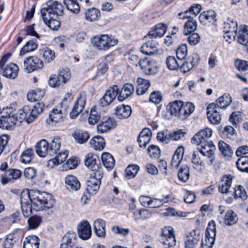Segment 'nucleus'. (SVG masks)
Wrapping results in <instances>:
<instances>
[{"mask_svg": "<svg viewBox=\"0 0 248 248\" xmlns=\"http://www.w3.org/2000/svg\"><path fill=\"white\" fill-rule=\"evenodd\" d=\"M34 155V151L32 149H27L21 154L20 160L22 163H29L31 161Z\"/></svg>", "mask_w": 248, "mask_h": 248, "instance_id": "680f3d73", "label": "nucleus"}, {"mask_svg": "<svg viewBox=\"0 0 248 248\" xmlns=\"http://www.w3.org/2000/svg\"><path fill=\"white\" fill-rule=\"evenodd\" d=\"M46 4L47 7L43 8L41 10V16H53L58 18L63 16L64 6L61 3L57 1L48 0Z\"/></svg>", "mask_w": 248, "mask_h": 248, "instance_id": "39448f33", "label": "nucleus"}, {"mask_svg": "<svg viewBox=\"0 0 248 248\" xmlns=\"http://www.w3.org/2000/svg\"><path fill=\"white\" fill-rule=\"evenodd\" d=\"M134 91V87L133 84L129 83L124 85L122 90L119 91L118 100L120 101H123L131 96Z\"/></svg>", "mask_w": 248, "mask_h": 248, "instance_id": "a878e982", "label": "nucleus"}, {"mask_svg": "<svg viewBox=\"0 0 248 248\" xmlns=\"http://www.w3.org/2000/svg\"><path fill=\"white\" fill-rule=\"evenodd\" d=\"M232 102L231 97L229 94H224L218 98L215 102L212 103L215 105L217 108L225 109Z\"/></svg>", "mask_w": 248, "mask_h": 248, "instance_id": "f704fd0d", "label": "nucleus"}, {"mask_svg": "<svg viewBox=\"0 0 248 248\" xmlns=\"http://www.w3.org/2000/svg\"><path fill=\"white\" fill-rule=\"evenodd\" d=\"M216 236V225L214 220H211L208 224L205 232V245L208 248L213 247Z\"/></svg>", "mask_w": 248, "mask_h": 248, "instance_id": "ddd939ff", "label": "nucleus"}, {"mask_svg": "<svg viewBox=\"0 0 248 248\" xmlns=\"http://www.w3.org/2000/svg\"><path fill=\"white\" fill-rule=\"evenodd\" d=\"M200 231L199 229L192 230L187 236V239L185 242H189L192 244L197 245L200 239Z\"/></svg>", "mask_w": 248, "mask_h": 248, "instance_id": "13d9d810", "label": "nucleus"}, {"mask_svg": "<svg viewBox=\"0 0 248 248\" xmlns=\"http://www.w3.org/2000/svg\"><path fill=\"white\" fill-rule=\"evenodd\" d=\"M49 144L46 140H42L38 142L35 146L36 152L40 157H44L49 155Z\"/></svg>", "mask_w": 248, "mask_h": 248, "instance_id": "c756f323", "label": "nucleus"}, {"mask_svg": "<svg viewBox=\"0 0 248 248\" xmlns=\"http://www.w3.org/2000/svg\"><path fill=\"white\" fill-rule=\"evenodd\" d=\"M45 95V91L44 90L37 89L33 90L32 92L29 93L27 94V98L30 101H36L41 100Z\"/></svg>", "mask_w": 248, "mask_h": 248, "instance_id": "09e8293b", "label": "nucleus"}, {"mask_svg": "<svg viewBox=\"0 0 248 248\" xmlns=\"http://www.w3.org/2000/svg\"><path fill=\"white\" fill-rule=\"evenodd\" d=\"M45 108V104L39 102L32 107L26 105L18 110L17 113L12 107L3 108L0 117V128L2 129H9L12 125L16 124L17 122L20 123L26 121L28 123L32 122L41 113Z\"/></svg>", "mask_w": 248, "mask_h": 248, "instance_id": "f257e3e1", "label": "nucleus"}, {"mask_svg": "<svg viewBox=\"0 0 248 248\" xmlns=\"http://www.w3.org/2000/svg\"><path fill=\"white\" fill-rule=\"evenodd\" d=\"M21 174V171L18 169H9L1 175V183L5 185L9 182H13L15 180L19 179Z\"/></svg>", "mask_w": 248, "mask_h": 248, "instance_id": "f3484780", "label": "nucleus"}, {"mask_svg": "<svg viewBox=\"0 0 248 248\" xmlns=\"http://www.w3.org/2000/svg\"><path fill=\"white\" fill-rule=\"evenodd\" d=\"M184 148L182 146H179L174 152L171 161V165L172 167L178 168L180 165L184 154Z\"/></svg>", "mask_w": 248, "mask_h": 248, "instance_id": "72a5a7b5", "label": "nucleus"}, {"mask_svg": "<svg viewBox=\"0 0 248 248\" xmlns=\"http://www.w3.org/2000/svg\"><path fill=\"white\" fill-rule=\"evenodd\" d=\"M86 103V94L85 93H80L70 112V116L72 119L76 118L84 109Z\"/></svg>", "mask_w": 248, "mask_h": 248, "instance_id": "2eb2a0df", "label": "nucleus"}, {"mask_svg": "<svg viewBox=\"0 0 248 248\" xmlns=\"http://www.w3.org/2000/svg\"><path fill=\"white\" fill-rule=\"evenodd\" d=\"M138 64L142 72L146 75H153L157 72V65L155 61L149 60L147 58L140 59Z\"/></svg>", "mask_w": 248, "mask_h": 248, "instance_id": "1a4fd4ad", "label": "nucleus"}, {"mask_svg": "<svg viewBox=\"0 0 248 248\" xmlns=\"http://www.w3.org/2000/svg\"><path fill=\"white\" fill-rule=\"evenodd\" d=\"M39 238L36 235H29L25 238L23 248H39Z\"/></svg>", "mask_w": 248, "mask_h": 248, "instance_id": "4c0bfd02", "label": "nucleus"}, {"mask_svg": "<svg viewBox=\"0 0 248 248\" xmlns=\"http://www.w3.org/2000/svg\"><path fill=\"white\" fill-rule=\"evenodd\" d=\"M238 218L236 214L232 210L228 211L225 214L224 223L228 226H232L237 222Z\"/></svg>", "mask_w": 248, "mask_h": 248, "instance_id": "603ef678", "label": "nucleus"}, {"mask_svg": "<svg viewBox=\"0 0 248 248\" xmlns=\"http://www.w3.org/2000/svg\"><path fill=\"white\" fill-rule=\"evenodd\" d=\"M219 150L222 154L227 157H231L233 152L229 145L223 140H220L218 142Z\"/></svg>", "mask_w": 248, "mask_h": 248, "instance_id": "bf43d9fd", "label": "nucleus"}, {"mask_svg": "<svg viewBox=\"0 0 248 248\" xmlns=\"http://www.w3.org/2000/svg\"><path fill=\"white\" fill-rule=\"evenodd\" d=\"M86 166L93 171L87 181V190L90 193L96 192L99 188L103 173L100 158L92 153L88 154L84 160Z\"/></svg>", "mask_w": 248, "mask_h": 248, "instance_id": "f03ea898", "label": "nucleus"}, {"mask_svg": "<svg viewBox=\"0 0 248 248\" xmlns=\"http://www.w3.org/2000/svg\"><path fill=\"white\" fill-rule=\"evenodd\" d=\"M90 143L96 150H102L105 146V142L104 139L100 136H96L92 138Z\"/></svg>", "mask_w": 248, "mask_h": 248, "instance_id": "79ce46f5", "label": "nucleus"}, {"mask_svg": "<svg viewBox=\"0 0 248 248\" xmlns=\"http://www.w3.org/2000/svg\"><path fill=\"white\" fill-rule=\"evenodd\" d=\"M25 195L23 194L20 198V203L21 205L22 212L25 217H30L32 214V206L29 201L26 202L24 199Z\"/></svg>", "mask_w": 248, "mask_h": 248, "instance_id": "ea45409f", "label": "nucleus"}, {"mask_svg": "<svg viewBox=\"0 0 248 248\" xmlns=\"http://www.w3.org/2000/svg\"><path fill=\"white\" fill-rule=\"evenodd\" d=\"M236 165L240 171L248 172V156H242L239 157Z\"/></svg>", "mask_w": 248, "mask_h": 248, "instance_id": "864d4df0", "label": "nucleus"}, {"mask_svg": "<svg viewBox=\"0 0 248 248\" xmlns=\"http://www.w3.org/2000/svg\"><path fill=\"white\" fill-rule=\"evenodd\" d=\"M132 109L129 105H121L115 108V114L119 119H126L131 115Z\"/></svg>", "mask_w": 248, "mask_h": 248, "instance_id": "393cba45", "label": "nucleus"}, {"mask_svg": "<svg viewBox=\"0 0 248 248\" xmlns=\"http://www.w3.org/2000/svg\"><path fill=\"white\" fill-rule=\"evenodd\" d=\"M237 42L243 46L248 44V26H241L237 32Z\"/></svg>", "mask_w": 248, "mask_h": 248, "instance_id": "2f4dec72", "label": "nucleus"}, {"mask_svg": "<svg viewBox=\"0 0 248 248\" xmlns=\"http://www.w3.org/2000/svg\"><path fill=\"white\" fill-rule=\"evenodd\" d=\"M199 146L200 147L198 148V150L204 156L207 157L208 160L207 163L208 165H211L215 159L214 150L216 148L213 142L209 141Z\"/></svg>", "mask_w": 248, "mask_h": 248, "instance_id": "6e6552de", "label": "nucleus"}, {"mask_svg": "<svg viewBox=\"0 0 248 248\" xmlns=\"http://www.w3.org/2000/svg\"><path fill=\"white\" fill-rule=\"evenodd\" d=\"M60 248H75L77 245V234L75 232H68L62 238Z\"/></svg>", "mask_w": 248, "mask_h": 248, "instance_id": "4be33fe9", "label": "nucleus"}, {"mask_svg": "<svg viewBox=\"0 0 248 248\" xmlns=\"http://www.w3.org/2000/svg\"><path fill=\"white\" fill-rule=\"evenodd\" d=\"M100 17V12L99 9L93 7L88 9L85 13V18L89 21L97 20Z\"/></svg>", "mask_w": 248, "mask_h": 248, "instance_id": "37998d69", "label": "nucleus"}, {"mask_svg": "<svg viewBox=\"0 0 248 248\" xmlns=\"http://www.w3.org/2000/svg\"><path fill=\"white\" fill-rule=\"evenodd\" d=\"M200 60V57L197 53H193L180 63L179 69L184 73L189 72L196 65Z\"/></svg>", "mask_w": 248, "mask_h": 248, "instance_id": "4468645a", "label": "nucleus"}, {"mask_svg": "<svg viewBox=\"0 0 248 248\" xmlns=\"http://www.w3.org/2000/svg\"><path fill=\"white\" fill-rule=\"evenodd\" d=\"M140 167L136 164L129 165L125 169V173L126 178L131 179L134 178L139 170Z\"/></svg>", "mask_w": 248, "mask_h": 248, "instance_id": "052dcab7", "label": "nucleus"}, {"mask_svg": "<svg viewBox=\"0 0 248 248\" xmlns=\"http://www.w3.org/2000/svg\"><path fill=\"white\" fill-rule=\"evenodd\" d=\"M101 116L94 108H93L90 112V116L88 118V122L90 124L94 125L96 124L100 119Z\"/></svg>", "mask_w": 248, "mask_h": 248, "instance_id": "338daca9", "label": "nucleus"}, {"mask_svg": "<svg viewBox=\"0 0 248 248\" xmlns=\"http://www.w3.org/2000/svg\"><path fill=\"white\" fill-rule=\"evenodd\" d=\"M61 143L60 139L59 138H55L49 144V152L50 156H54L57 154V152L60 150Z\"/></svg>", "mask_w": 248, "mask_h": 248, "instance_id": "4d7b16f0", "label": "nucleus"}, {"mask_svg": "<svg viewBox=\"0 0 248 248\" xmlns=\"http://www.w3.org/2000/svg\"><path fill=\"white\" fill-rule=\"evenodd\" d=\"M237 22L233 19L229 18L224 23L223 31L230 32H237Z\"/></svg>", "mask_w": 248, "mask_h": 248, "instance_id": "de8ad7c7", "label": "nucleus"}, {"mask_svg": "<svg viewBox=\"0 0 248 248\" xmlns=\"http://www.w3.org/2000/svg\"><path fill=\"white\" fill-rule=\"evenodd\" d=\"M212 135V130L209 128H205L197 133L191 139V143L197 145L203 144L211 141L210 138Z\"/></svg>", "mask_w": 248, "mask_h": 248, "instance_id": "9b49d317", "label": "nucleus"}, {"mask_svg": "<svg viewBox=\"0 0 248 248\" xmlns=\"http://www.w3.org/2000/svg\"><path fill=\"white\" fill-rule=\"evenodd\" d=\"M183 102L181 100H175L169 104L167 107L171 116L178 118L179 109L183 106Z\"/></svg>", "mask_w": 248, "mask_h": 248, "instance_id": "58836bf2", "label": "nucleus"}, {"mask_svg": "<svg viewBox=\"0 0 248 248\" xmlns=\"http://www.w3.org/2000/svg\"><path fill=\"white\" fill-rule=\"evenodd\" d=\"M73 137L78 143L83 144L90 138V135L86 131L77 130L73 134Z\"/></svg>", "mask_w": 248, "mask_h": 248, "instance_id": "a18cd8bd", "label": "nucleus"}, {"mask_svg": "<svg viewBox=\"0 0 248 248\" xmlns=\"http://www.w3.org/2000/svg\"><path fill=\"white\" fill-rule=\"evenodd\" d=\"M177 176L180 181L186 182L190 176L189 167L186 165H182L178 171Z\"/></svg>", "mask_w": 248, "mask_h": 248, "instance_id": "49530a36", "label": "nucleus"}, {"mask_svg": "<svg viewBox=\"0 0 248 248\" xmlns=\"http://www.w3.org/2000/svg\"><path fill=\"white\" fill-rule=\"evenodd\" d=\"M105 221L101 218H98L94 220L93 223V230L96 235L101 238H105L106 236Z\"/></svg>", "mask_w": 248, "mask_h": 248, "instance_id": "cd10ccee", "label": "nucleus"}, {"mask_svg": "<svg viewBox=\"0 0 248 248\" xmlns=\"http://www.w3.org/2000/svg\"><path fill=\"white\" fill-rule=\"evenodd\" d=\"M137 93L138 95H142L145 93L150 86L149 80L139 78L137 80Z\"/></svg>", "mask_w": 248, "mask_h": 248, "instance_id": "c9c22d12", "label": "nucleus"}, {"mask_svg": "<svg viewBox=\"0 0 248 248\" xmlns=\"http://www.w3.org/2000/svg\"><path fill=\"white\" fill-rule=\"evenodd\" d=\"M119 95V89L114 85L107 90L104 96L100 99L99 103L102 107H107Z\"/></svg>", "mask_w": 248, "mask_h": 248, "instance_id": "9d476101", "label": "nucleus"}, {"mask_svg": "<svg viewBox=\"0 0 248 248\" xmlns=\"http://www.w3.org/2000/svg\"><path fill=\"white\" fill-rule=\"evenodd\" d=\"M3 76L7 78L14 79L18 74V67L14 63H10L3 69Z\"/></svg>", "mask_w": 248, "mask_h": 248, "instance_id": "7c9ffc66", "label": "nucleus"}, {"mask_svg": "<svg viewBox=\"0 0 248 248\" xmlns=\"http://www.w3.org/2000/svg\"><path fill=\"white\" fill-rule=\"evenodd\" d=\"M68 152L65 150L58 153H57L54 155V158L50 159L48 161V166L51 168H53L55 166H57L64 162L68 157Z\"/></svg>", "mask_w": 248, "mask_h": 248, "instance_id": "b1692460", "label": "nucleus"}, {"mask_svg": "<svg viewBox=\"0 0 248 248\" xmlns=\"http://www.w3.org/2000/svg\"><path fill=\"white\" fill-rule=\"evenodd\" d=\"M39 55L42 56L45 62H49L55 58V52L49 48L46 47L39 49Z\"/></svg>", "mask_w": 248, "mask_h": 248, "instance_id": "a19ab883", "label": "nucleus"}, {"mask_svg": "<svg viewBox=\"0 0 248 248\" xmlns=\"http://www.w3.org/2000/svg\"><path fill=\"white\" fill-rule=\"evenodd\" d=\"M37 48V45L36 43L34 42L32 40H30L22 47L19 55L20 56H24L28 52L35 50Z\"/></svg>", "mask_w": 248, "mask_h": 248, "instance_id": "8fccbe9b", "label": "nucleus"}, {"mask_svg": "<svg viewBox=\"0 0 248 248\" xmlns=\"http://www.w3.org/2000/svg\"><path fill=\"white\" fill-rule=\"evenodd\" d=\"M232 176L231 175H224L218 186V191L222 193H227L231 186Z\"/></svg>", "mask_w": 248, "mask_h": 248, "instance_id": "473e14b6", "label": "nucleus"}, {"mask_svg": "<svg viewBox=\"0 0 248 248\" xmlns=\"http://www.w3.org/2000/svg\"><path fill=\"white\" fill-rule=\"evenodd\" d=\"M147 153L150 157L152 158H157L160 155V150L159 147L155 145H150L147 149Z\"/></svg>", "mask_w": 248, "mask_h": 248, "instance_id": "774afa93", "label": "nucleus"}, {"mask_svg": "<svg viewBox=\"0 0 248 248\" xmlns=\"http://www.w3.org/2000/svg\"><path fill=\"white\" fill-rule=\"evenodd\" d=\"M43 66V62L37 57H29L24 62V67L29 73L40 70Z\"/></svg>", "mask_w": 248, "mask_h": 248, "instance_id": "f8f14e48", "label": "nucleus"}, {"mask_svg": "<svg viewBox=\"0 0 248 248\" xmlns=\"http://www.w3.org/2000/svg\"><path fill=\"white\" fill-rule=\"evenodd\" d=\"M78 233L79 237L83 240H88L91 237V226L88 221L83 220L78 225Z\"/></svg>", "mask_w": 248, "mask_h": 248, "instance_id": "dca6fc26", "label": "nucleus"}, {"mask_svg": "<svg viewBox=\"0 0 248 248\" xmlns=\"http://www.w3.org/2000/svg\"><path fill=\"white\" fill-rule=\"evenodd\" d=\"M195 106L191 102H183V106L179 109L178 119L180 120H185L194 111Z\"/></svg>", "mask_w": 248, "mask_h": 248, "instance_id": "412c9836", "label": "nucleus"}, {"mask_svg": "<svg viewBox=\"0 0 248 248\" xmlns=\"http://www.w3.org/2000/svg\"><path fill=\"white\" fill-rule=\"evenodd\" d=\"M92 46L99 50H107L118 43V40L107 34L96 35L91 39Z\"/></svg>", "mask_w": 248, "mask_h": 248, "instance_id": "20e7f679", "label": "nucleus"}, {"mask_svg": "<svg viewBox=\"0 0 248 248\" xmlns=\"http://www.w3.org/2000/svg\"><path fill=\"white\" fill-rule=\"evenodd\" d=\"M158 43L154 39H151L144 43L140 48L141 52L146 55H153L158 52Z\"/></svg>", "mask_w": 248, "mask_h": 248, "instance_id": "a211bd4d", "label": "nucleus"}, {"mask_svg": "<svg viewBox=\"0 0 248 248\" xmlns=\"http://www.w3.org/2000/svg\"><path fill=\"white\" fill-rule=\"evenodd\" d=\"M104 166L108 170H111L114 167L115 161L113 156L108 153H103L101 156Z\"/></svg>", "mask_w": 248, "mask_h": 248, "instance_id": "e433bc0d", "label": "nucleus"}, {"mask_svg": "<svg viewBox=\"0 0 248 248\" xmlns=\"http://www.w3.org/2000/svg\"><path fill=\"white\" fill-rule=\"evenodd\" d=\"M197 28V22L193 18H190L184 25V34L188 35L193 32Z\"/></svg>", "mask_w": 248, "mask_h": 248, "instance_id": "3c124183", "label": "nucleus"}, {"mask_svg": "<svg viewBox=\"0 0 248 248\" xmlns=\"http://www.w3.org/2000/svg\"><path fill=\"white\" fill-rule=\"evenodd\" d=\"M42 17L45 23L52 30L57 31L60 28L61 22L60 17L56 18L55 16H49Z\"/></svg>", "mask_w": 248, "mask_h": 248, "instance_id": "c85d7f7f", "label": "nucleus"}, {"mask_svg": "<svg viewBox=\"0 0 248 248\" xmlns=\"http://www.w3.org/2000/svg\"><path fill=\"white\" fill-rule=\"evenodd\" d=\"M161 237L164 248H170L175 245V237L173 229L170 227H165L162 230Z\"/></svg>", "mask_w": 248, "mask_h": 248, "instance_id": "0eeeda50", "label": "nucleus"}, {"mask_svg": "<svg viewBox=\"0 0 248 248\" xmlns=\"http://www.w3.org/2000/svg\"><path fill=\"white\" fill-rule=\"evenodd\" d=\"M233 195L235 199L240 198L242 200H245L248 198L245 188L241 185L235 186Z\"/></svg>", "mask_w": 248, "mask_h": 248, "instance_id": "6e6d98bb", "label": "nucleus"}, {"mask_svg": "<svg viewBox=\"0 0 248 248\" xmlns=\"http://www.w3.org/2000/svg\"><path fill=\"white\" fill-rule=\"evenodd\" d=\"M42 221V218L38 216H32L28 220L29 229H35L39 227Z\"/></svg>", "mask_w": 248, "mask_h": 248, "instance_id": "e2e57ef3", "label": "nucleus"}, {"mask_svg": "<svg viewBox=\"0 0 248 248\" xmlns=\"http://www.w3.org/2000/svg\"><path fill=\"white\" fill-rule=\"evenodd\" d=\"M217 14L213 10L204 11L200 14L199 19L201 23L206 24L207 22L214 24L217 21Z\"/></svg>", "mask_w": 248, "mask_h": 248, "instance_id": "bb28decb", "label": "nucleus"}, {"mask_svg": "<svg viewBox=\"0 0 248 248\" xmlns=\"http://www.w3.org/2000/svg\"><path fill=\"white\" fill-rule=\"evenodd\" d=\"M70 78V73L68 68L61 70L58 76L51 75L49 78V85L51 87H57L65 84Z\"/></svg>", "mask_w": 248, "mask_h": 248, "instance_id": "423d86ee", "label": "nucleus"}, {"mask_svg": "<svg viewBox=\"0 0 248 248\" xmlns=\"http://www.w3.org/2000/svg\"><path fill=\"white\" fill-rule=\"evenodd\" d=\"M187 50L186 44H182L176 50V56L180 62H182L186 58L187 55Z\"/></svg>", "mask_w": 248, "mask_h": 248, "instance_id": "69168bd1", "label": "nucleus"}, {"mask_svg": "<svg viewBox=\"0 0 248 248\" xmlns=\"http://www.w3.org/2000/svg\"><path fill=\"white\" fill-rule=\"evenodd\" d=\"M63 117L62 109L54 108L50 113L49 118L47 119L46 121L49 124H50V122L57 123L62 121Z\"/></svg>", "mask_w": 248, "mask_h": 248, "instance_id": "c03bdc74", "label": "nucleus"}, {"mask_svg": "<svg viewBox=\"0 0 248 248\" xmlns=\"http://www.w3.org/2000/svg\"><path fill=\"white\" fill-rule=\"evenodd\" d=\"M214 104H209L207 107V116L209 122L214 124H218L221 120V116Z\"/></svg>", "mask_w": 248, "mask_h": 248, "instance_id": "aec40b11", "label": "nucleus"}, {"mask_svg": "<svg viewBox=\"0 0 248 248\" xmlns=\"http://www.w3.org/2000/svg\"><path fill=\"white\" fill-rule=\"evenodd\" d=\"M116 126L115 120L109 117L102 118L101 122L97 125V131L100 133H106Z\"/></svg>", "mask_w": 248, "mask_h": 248, "instance_id": "6ab92c4d", "label": "nucleus"}, {"mask_svg": "<svg viewBox=\"0 0 248 248\" xmlns=\"http://www.w3.org/2000/svg\"><path fill=\"white\" fill-rule=\"evenodd\" d=\"M64 3L67 9L75 14H78L80 11V6L77 0H64Z\"/></svg>", "mask_w": 248, "mask_h": 248, "instance_id": "5fc2aeb1", "label": "nucleus"}, {"mask_svg": "<svg viewBox=\"0 0 248 248\" xmlns=\"http://www.w3.org/2000/svg\"><path fill=\"white\" fill-rule=\"evenodd\" d=\"M181 62L179 60L177 61L173 56H169L166 62L167 67L170 70H176L179 68Z\"/></svg>", "mask_w": 248, "mask_h": 248, "instance_id": "0e129e2a", "label": "nucleus"}, {"mask_svg": "<svg viewBox=\"0 0 248 248\" xmlns=\"http://www.w3.org/2000/svg\"><path fill=\"white\" fill-rule=\"evenodd\" d=\"M66 188L69 191H77L81 187L80 183L78 179L73 175H68L65 178Z\"/></svg>", "mask_w": 248, "mask_h": 248, "instance_id": "5701e85b", "label": "nucleus"}, {"mask_svg": "<svg viewBox=\"0 0 248 248\" xmlns=\"http://www.w3.org/2000/svg\"><path fill=\"white\" fill-rule=\"evenodd\" d=\"M29 199L36 211L46 210L52 208L55 204V200L52 195L46 192H40L37 190H31L26 195Z\"/></svg>", "mask_w": 248, "mask_h": 248, "instance_id": "7ed1b4c3", "label": "nucleus"}]
</instances>
